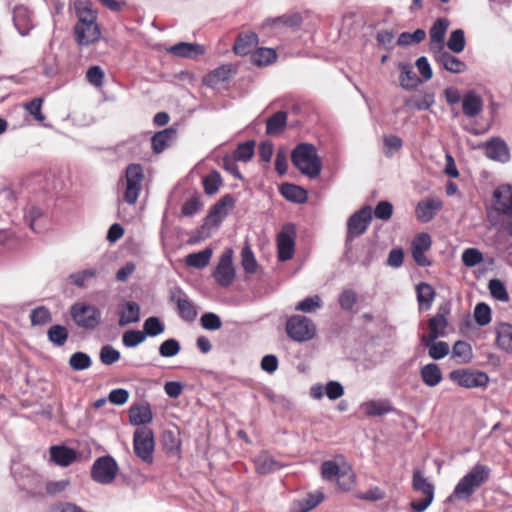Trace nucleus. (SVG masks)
Here are the masks:
<instances>
[{
    "mask_svg": "<svg viewBox=\"0 0 512 512\" xmlns=\"http://www.w3.org/2000/svg\"><path fill=\"white\" fill-rule=\"evenodd\" d=\"M170 300L176 304L179 316L183 320L192 322L196 319L197 309L193 302L181 289L172 291Z\"/></svg>",
    "mask_w": 512,
    "mask_h": 512,
    "instance_id": "15",
    "label": "nucleus"
},
{
    "mask_svg": "<svg viewBox=\"0 0 512 512\" xmlns=\"http://www.w3.org/2000/svg\"><path fill=\"white\" fill-rule=\"evenodd\" d=\"M233 207L234 199L231 195L227 194L212 206L207 219L214 223L221 222Z\"/></svg>",
    "mask_w": 512,
    "mask_h": 512,
    "instance_id": "24",
    "label": "nucleus"
},
{
    "mask_svg": "<svg viewBox=\"0 0 512 512\" xmlns=\"http://www.w3.org/2000/svg\"><path fill=\"white\" fill-rule=\"evenodd\" d=\"M13 23L21 36H27L35 27L32 11L24 5L15 6L13 9Z\"/></svg>",
    "mask_w": 512,
    "mask_h": 512,
    "instance_id": "16",
    "label": "nucleus"
},
{
    "mask_svg": "<svg viewBox=\"0 0 512 512\" xmlns=\"http://www.w3.org/2000/svg\"><path fill=\"white\" fill-rule=\"evenodd\" d=\"M452 357L459 363H468L472 358V348L465 341H457L453 346Z\"/></svg>",
    "mask_w": 512,
    "mask_h": 512,
    "instance_id": "48",
    "label": "nucleus"
},
{
    "mask_svg": "<svg viewBox=\"0 0 512 512\" xmlns=\"http://www.w3.org/2000/svg\"><path fill=\"white\" fill-rule=\"evenodd\" d=\"M69 366L74 371L89 369L92 365L91 357L84 352H75L69 358Z\"/></svg>",
    "mask_w": 512,
    "mask_h": 512,
    "instance_id": "47",
    "label": "nucleus"
},
{
    "mask_svg": "<svg viewBox=\"0 0 512 512\" xmlns=\"http://www.w3.org/2000/svg\"><path fill=\"white\" fill-rule=\"evenodd\" d=\"M134 452L142 461L151 464L153 462L154 436L150 429H137L133 437Z\"/></svg>",
    "mask_w": 512,
    "mask_h": 512,
    "instance_id": "11",
    "label": "nucleus"
},
{
    "mask_svg": "<svg viewBox=\"0 0 512 512\" xmlns=\"http://www.w3.org/2000/svg\"><path fill=\"white\" fill-rule=\"evenodd\" d=\"M448 326V321L443 313H437L431 317L428 321V334H423L421 339H427L430 341L437 340L440 337L445 336V330Z\"/></svg>",
    "mask_w": 512,
    "mask_h": 512,
    "instance_id": "25",
    "label": "nucleus"
},
{
    "mask_svg": "<svg viewBox=\"0 0 512 512\" xmlns=\"http://www.w3.org/2000/svg\"><path fill=\"white\" fill-rule=\"evenodd\" d=\"M493 205L498 213L512 217V186L501 185L493 193Z\"/></svg>",
    "mask_w": 512,
    "mask_h": 512,
    "instance_id": "17",
    "label": "nucleus"
},
{
    "mask_svg": "<svg viewBox=\"0 0 512 512\" xmlns=\"http://www.w3.org/2000/svg\"><path fill=\"white\" fill-rule=\"evenodd\" d=\"M176 131L173 128H167L157 132L151 139L152 148L155 153L164 151L174 140Z\"/></svg>",
    "mask_w": 512,
    "mask_h": 512,
    "instance_id": "33",
    "label": "nucleus"
},
{
    "mask_svg": "<svg viewBox=\"0 0 512 512\" xmlns=\"http://www.w3.org/2000/svg\"><path fill=\"white\" fill-rule=\"evenodd\" d=\"M167 51L174 56L190 59H195L205 53L202 45L188 42H179L168 48Z\"/></svg>",
    "mask_w": 512,
    "mask_h": 512,
    "instance_id": "22",
    "label": "nucleus"
},
{
    "mask_svg": "<svg viewBox=\"0 0 512 512\" xmlns=\"http://www.w3.org/2000/svg\"><path fill=\"white\" fill-rule=\"evenodd\" d=\"M235 276L236 271L233 265V250L227 248L219 258L213 271V277L219 286L226 288L233 283Z\"/></svg>",
    "mask_w": 512,
    "mask_h": 512,
    "instance_id": "8",
    "label": "nucleus"
},
{
    "mask_svg": "<svg viewBox=\"0 0 512 512\" xmlns=\"http://www.w3.org/2000/svg\"><path fill=\"white\" fill-rule=\"evenodd\" d=\"M384 153L386 156L391 157L395 152H398L403 145L402 139L396 135H385L383 137Z\"/></svg>",
    "mask_w": 512,
    "mask_h": 512,
    "instance_id": "59",
    "label": "nucleus"
},
{
    "mask_svg": "<svg viewBox=\"0 0 512 512\" xmlns=\"http://www.w3.org/2000/svg\"><path fill=\"white\" fill-rule=\"evenodd\" d=\"M222 184L221 176L218 172L213 171L203 179L204 191L208 195L215 194Z\"/></svg>",
    "mask_w": 512,
    "mask_h": 512,
    "instance_id": "55",
    "label": "nucleus"
},
{
    "mask_svg": "<svg viewBox=\"0 0 512 512\" xmlns=\"http://www.w3.org/2000/svg\"><path fill=\"white\" fill-rule=\"evenodd\" d=\"M443 203L439 198L432 197L420 201L416 206V218L422 223L431 221L436 213L441 210Z\"/></svg>",
    "mask_w": 512,
    "mask_h": 512,
    "instance_id": "19",
    "label": "nucleus"
},
{
    "mask_svg": "<svg viewBox=\"0 0 512 512\" xmlns=\"http://www.w3.org/2000/svg\"><path fill=\"white\" fill-rule=\"evenodd\" d=\"M153 414L149 403L133 405L129 409V420L132 425H145L152 421Z\"/></svg>",
    "mask_w": 512,
    "mask_h": 512,
    "instance_id": "27",
    "label": "nucleus"
},
{
    "mask_svg": "<svg viewBox=\"0 0 512 512\" xmlns=\"http://www.w3.org/2000/svg\"><path fill=\"white\" fill-rule=\"evenodd\" d=\"M291 161L302 174L310 179L317 178L321 173V159L312 144H298L291 153Z\"/></svg>",
    "mask_w": 512,
    "mask_h": 512,
    "instance_id": "2",
    "label": "nucleus"
},
{
    "mask_svg": "<svg viewBox=\"0 0 512 512\" xmlns=\"http://www.w3.org/2000/svg\"><path fill=\"white\" fill-rule=\"evenodd\" d=\"M361 410L370 417L382 416L393 410L390 401L386 399L369 400L361 404Z\"/></svg>",
    "mask_w": 512,
    "mask_h": 512,
    "instance_id": "29",
    "label": "nucleus"
},
{
    "mask_svg": "<svg viewBox=\"0 0 512 512\" xmlns=\"http://www.w3.org/2000/svg\"><path fill=\"white\" fill-rule=\"evenodd\" d=\"M420 374L423 382L429 387L437 386L442 380L441 370L435 363H429L423 366Z\"/></svg>",
    "mask_w": 512,
    "mask_h": 512,
    "instance_id": "38",
    "label": "nucleus"
},
{
    "mask_svg": "<svg viewBox=\"0 0 512 512\" xmlns=\"http://www.w3.org/2000/svg\"><path fill=\"white\" fill-rule=\"evenodd\" d=\"M398 68L401 71L399 80L400 86L403 89L411 91L416 89L422 83V80L416 75L411 64L399 62Z\"/></svg>",
    "mask_w": 512,
    "mask_h": 512,
    "instance_id": "26",
    "label": "nucleus"
},
{
    "mask_svg": "<svg viewBox=\"0 0 512 512\" xmlns=\"http://www.w3.org/2000/svg\"><path fill=\"white\" fill-rule=\"evenodd\" d=\"M337 460L324 461L321 465V475L325 480L337 478L339 487L343 490H349L354 484L352 467L343 457H338Z\"/></svg>",
    "mask_w": 512,
    "mask_h": 512,
    "instance_id": "4",
    "label": "nucleus"
},
{
    "mask_svg": "<svg viewBox=\"0 0 512 512\" xmlns=\"http://www.w3.org/2000/svg\"><path fill=\"white\" fill-rule=\"evenodd\" d=\"M295 227L292 224H286L277 236L278 258L285 262L290 260L295 252Z\"/></svg>",
    "mask_w": 512,
    "mask_h": 512,
    "instance_id": "13",
    "label": "nucleus"
},
{
    "mask_svg": "<svg viewBox=\"0 0 512 512\" xmlns=\"http://www.w3.org/2000/svg\"><path fill=\"white\" fill-rule=\"evenodd\" d=\"M483 261L482 253L476 248H468L462 253V262L467 267H474Z\"/></svg>",
    "mask_w": 512,
    "mask_h": 512,
    "instance_id": "62",
    "label": "nucleus"
},
{
    "mask_svg": "<svg viewBox=\"0 0 512 512\" xmlns=\"http://www.w3.org/2000/svg\"><path fill=\"white\" fill-rule=\"evenodd\" d=\"M212 249L206 248L202 251L191 253L186 256V264L189 267L202 269L205 268L211 259L212 256Z\"/></svg>",
    "mask_w": 512,
    "mask_h": 512,
    "instance_id": "43",
    "label": "nucleus"
},
{
    "mask_svg": "<svg viewBox=\"0 0 512 512\" xmlns=\"http://www.w3.org/2000/svg\"><path fill=\"white\" fill-rule=\"evenodd\" d=\"M449 378L459 386L468 389L486 387L489 382V377L485 372L471 369L453 370L450 372Z\"/></svg>",
    "mask_w": 512,
    "mask_h": 512,
    "instance_id": "10",
    "label": "nucleus"
},
{
    "mask_svg": "<svg viewBox=\"0 0 512 512\" xmlns=\"http://www.w3.org/2000/svg\"><path fill=\"white\" fill-rule=\"evenodd\" d=\"M465 34L462 29H456L451 32L447 41L448 49L453 53H461L465 48Z\"/></svg>",
    "mask_w": 512,
    "mask_h": 512,
    "instance_id": "52",
    "label": "nucleus"
},
{
    "mask_svg": "<svg viewBox=\"0 0 512 512\" xmlns=\"http://www.w3.org/2000/svg\"><path fill=\"white\" fill-rule=\"evenodd\" d=\"M432 241L428 233L417 234L411 244V251L414 261L421 267H428L431 261L426 257L425 253L431 248Z\"/></svg>",
    "mask_w": 512,
    "mask_h": 512,
    "instance_id": "14",
    "label": "nucleus"
},
{
    "mask_svg": "<svg viewBox=\"0 0 512 512\" xmlns=\"http://www.w3.org/2000/svg\"><path fill=\"white\" fill-rule=\"evenodd\" d=\"M231 77V68L229 66H221L213 71H211L208 75H206L203 79V83L209 87H216L219 84L229 80Z\"/></svg>",
    "mask_w": 512,
    "mask_h": 512,
    "instance_id": "37",
    "label": "nucleus"
},
{
    "mask_svg": "<svg viewBox=\"0 0 512 512\" xmlns=\"http://www.w3.org/2000/svg\"><path fill=\"white\" fill-rule=\"evenodd\" d=\"M488 287H489L491 295L495 299H497L499 301H503V302H507L509 300L507 290H506L504 284L500 280H498V279L490 280Z\"/></svg>",
    "mask_w": 512,
    "mask_h": 512,
    "instance_id": "63",
    "label": "nucleus"
},
{
    "mask_svg": "<svg viewBox=\"0 0 512 512\" xmlns=\"http://www.w3.org/2000/svg\"><path fill=\"white\" fill-rule=\"evenodd\" d=\"M286 332L296 342L311 340L316 334V326L309 318L294 315L287 320Z\"/></svg>",
    "mask_w": 512,
    "mask_h": 512,
    "instance_id": "7",
    "label": "nucleus"
},
{
    "mask_svg": "<svg viewBox=\"0 0 512 512\" xmlns=\"http://www.w3.org/2000/svg\"><path fill=\"white\" fill-rule=\"evenodd\" d=\"M497 344L508 353H512V325L501 323L497 327Z\"/></svg>",
    "mask_w": 512,
    "mask_h": 512,
    "instance_id": "41",
    "label": "nucleus"
},
{
    "mask_svg": "<svg viewBox=\"0 0 512 512\" xmlns=\"http://www.w3.org/2000/svg\"><path fill=\"white\" fill-rule=\"evenodd\" d=\"M421 343L429 349L428 354L434 360L443 359L449 354V345L444 341L421 339Z\"/></svg>",
    "mask_w": 512,
    "mask_h": 512,
    "instance_id": "40",
    "label": "nucleus"
},
{
    "mask_svg": "<svg viewBox=\"0 0 512 512\" xmlns=\"http://www.w3.org/2000/svg\"><path fill=\"white\" fill-rule=\"evenodd\" d=\"M100 274V270L97 267H89L81 271L72 273L69 276V280L78 288L87 287L88 283L96 278Z\"/></svg>",
    "mask_w": 512,
    "mask_h": 512,
    "instance_id": "35",
    "label": "nucleus"
},
{
    "mask_svg": "<svg viewBox=\"0 0 512 512\" xmlns=\"http://www.w3.org/2000/svg\"><path fill=\"white\" fill-rule=\"evenodd\" d=\"M412 486L415 491L421 492L424 496H434V486L428 481L421 470L415 469L412 476Z\"/></svg>",
    "mask_w": 512,
    "mask_h": 512,
    "instance_id": "42",
    "label": "nucleus"
},
{
    "mask_svg": "<svg viewBox=\"0 0 512 512\" xmlns=\"http://www.w3.org/2000/svg\"><path fill=\"white\" fill-rule=\"evenodd\" d=\"M121 357V354L111 345H104L100 349L99 358L104 365H112Z\"/></svg>",
    "mask_w": 512,
    "mask_h": 512,
    "instance_id": "58",
    "label": "nucleus"
},
{
    "mask_svg": "<svg viewBox=\"0 0 512 512\" xmlns=\"http://www.w3.org/2000/svg\"><path fill=\"white\" fill-rule=\"evenodd\" d=\"M474 318L478 325H487L491 321L490 307L485 303H478L474 309Z\"/></svg>",
    "mask_w": 512,
    "mask_h": 512,
    "instance_id": "61",
    "label": "nucleus"
},
{
    "mask_svg": "<svg viewBox=\"0 0 512 512\" xmlns=\"http://www.w3.org/2000/svg\"><path fill=\"white\" fill-rule=\"evenodd\" d=\"M321 307H322L321 298L318 295H314L311 297H307V298L303 299L302 301L298 302L295 309L297 311L311 313Z\"/></svg>",
    "mask_w": 512,
    "mask_h": 512,
    "instance_id": "57",
    "label": "nucleus"
},
{
    "mask_svg": "<svg viewBox=\"0 0 512 512\" xmlns=\"http://www.w3.org/2000/svg\"><path fill=\"white\" fill-rule=\"evenodd\" d=\"M70 314L78 327L93 330L101 322V311L90 304L75 303L70 308Z\"/></svg>",
    "mask_w": 512,
    "mask_h": 512,
    "instance_id": "5",
    "label": "nucleus"
},
{
    "mask_svg": "<svg viewBox=\"0 0 512 512\" xmlns=\"http://www.w3.org/2000/svg\"><path fill=\"white\" fill-rule=\"evenodd\" d=\"M69 333L65 326L56 324L52 325L47 331L48 340L55 346H63L68 339Z\"/></svg>",
    "mask_w": 512,
    "mask_h": 512,
    "instance_id": "45",
    "label": "nucleus"
},
{
    "mask_svg": "<svg viewBox=\"0 0 512 512\" xmlns=\"http://www.w3.org/2000/svg\"><path fill=\"white\" fill-rule=\"evenodd\" d=\"M426 37V32L423 29H417L413 33L403 32L399 35L397 44L400 46H408L413 43H420Z\"/></svg>",
    "mask_w": 512,
    "mask_h": 512,
    "instance_id": "54",
    "label": "nucleus"
},
{
    "mask_svg": "<svg viewBox=\"0 0 512 512\" xmlns=\"http://www.w3.org/2000/svg\"><path fill=\"white\" fill-rule=\"evenodd\" d=\"M30 321L33 326H43L52 321V315L45 306H38L30 312Z\"/></svg>",
    "mask_w": 512,
    "mask_h": 512,
    "instance_id": "50",
    "label": "nucleus"
},
{
    "mask_svg": "<svg viewBox=\"0 0 512 512\" xmlns=\"http://www.w3.org/2000/svg\"><path fill=\"white\" fill-rule=\"evenodd\" d=\"M280 192L285 199L295 203H304L307 200L306 190L294 184H283Z\"/></svg>",
    "mask_w": 512,
    "mask_h": 512,
    "instance_id": "39",
    "label": "nucleus"
},
{
    "mask_svg": "<svg viewBox=\"0 0 512 512\" xmlns=\"http://www.w3.org/2000/svg\"><path fill=\"white\" fill-rule=\"evenodd\" d=\"M144 174L141 165L130 164L127 166L125 171V179L123 184L124 190V201L129 205H134L139 197L142 190Z\"/></svg>",
    "mask_w": 512,
    "mask_h": 512,
    "instance_id": "6",
    "label": "nucleus"
},
{
    "mask_svg": "<svg viewBox=\"0 0 512 512\" xmlns=\"http://www.w3.org/2000/svg\"><path fill=\"white\" fill-rule=\"evenodd\" d=\"M372 220V209L370 206H364L354 214H352L347 221V236L346 241L351 242L356 237L361 236L366 232Z\"/></svg>",
    "mask_w": 512,
    "mask_h": 512,
    "instance_id": "12",
    "label": "nucleus"
},
{
    "mask_svg": "<svg viewBox=\"0 0 512 512\" xmlns=\"http://www.w3.org/2000/svg\"><path fill=\"white\" fill-rule=\"evenodd\" d=\"M416 292L419 308L421 310L430 309L435 297V291L432 286L424 282L419 283L416 286Z\"/></svg>",
    "mask_w": 512,
    "mask_h": 512,
    "instance_id": "36",
    "label": "nucleus"
},
{
    "mask_svg": "<svg viewBox=\"0 0 512 512\" xmlns=\"http://www.w3.org/2000/svg\"><path fill=\"white\" fill-rule=\"evenodd\" d=\"M51 460L62 467L70 465L76 459V452L65 446H52L50 448Z\"/></svg>",
    "mask_w": 512,
    "mask_h": 512,
    "instance_id": "30",
    "label": "nucleus"
},
{
    "mask_svg": "<svg viewBox=\"0 0 512 512\" xmlns=\"http://www.w3.org/2000/svg\"><path fill=\"white\" fill-rule=\"evenodd\" d=\"M490 476V468L486 465H475L464 475L454 488L453 496L459 500L468 499Z\"/></svg>",
    "mask_w": 512,
    "mask_h": 512,
    "instance_id": "3",
    "label": "nucleus"
},
{
    "mask_svg": "<svg viewBox=\"0 0 512 512\" xmlns=\"http://www.w3.org/2000/svg\"><path fill=\"white\" fill-rule=\"evenodd\" d=\"M165 331L164 323L156 316L147 318L143 323V333L146 337H156Z\"/></svg>",
    "mask_w": 512,
    "mask_h": 512,
    "instance_id": "49",
    "label": "nucleus"
},
{
    "mask_svg": "<svg viewBox=\"0 0 512 512\" xmlns=\"http://www.w3.org/2000/svg\"><path fill=\"white\" fill-rule=\"evenodd\" d=\"M434 94L425 93L421 96H412L405 100V106L409 109L428 110L434 104Z\"/></svg>",
    "mask_w": 512,
    "mask_h": 512,
    "instance_id": "44",
    "label": "nucleus"
},
{
    "mask_svg": "<svg viewBox=\"0 0 512 512\" xmlns=\"http://www.w3.org/2000/svg\"><path fill=\"white\" fill-rule=\"evenodd\" d=\"M483 107V99L475 90H469L463 95L462 112L466 117H477L483 111Z\"/></svg>",
    "mask_w": 512,
    "mask_h": 512,
    "instance_id": "21",
    "label": "nucleus"
},
{
    "mask_svg": "<svg viewBox=\"0 0 512 512\" xmlns=\"http://www.w3.org/2000/svg\"><path fill=\"white\" fill-rule=\"evenodd\" d=\"M77 22L74 26V38L79 46H89L99 41L101 38V29L97 23V12L93 10L89 3L76 0L74 2Z\"/></svg>",
    "mask_w": 512,
    "mask_h": 512,
    "instance_id": "1",
    "label": "nucleus"
},
{
    "mask_svg": "<svg viewBox=\"0 0 512 512\" xmlns=\"http://www.w3.org/2000/svg\"><path fill=\"white\" fill-rule=\"evenodd\" d=\"M140 320V306L134 301H127L120 312L119 325L126 326Z\"/></svg>",
    "mask_w": 512,
    "mask_h": 512,
    "instance_id": "34",
    "label": "nucleus"
},
{
    "mask_svg": "<svg viewBox=\"0 0 512 512\" xmlns=\"http://www.w3.org/2000/svg\"><path fill=\"white\" fill-rule=\"evenodd\" d=\"M181 350L178 340L174 338L163 341L159 346V354L162 357L170 358L176 356Z\"/></svg>",
    "mask_w": 512,
    "mask_h": 512,
    "instance_id": "56",
    "label": "nucleus"
},
{
    "mask_svg": "<svg viewBox=\"0 0 512 512\" xmlns=\"http://www.w3.org/2000/svg\"><path fill=\"white\" fill-rule=\"evenodd\" d=\"M146 339V334L139 330H127L123 333L122 343L127 348H134Z\"/></svg>",
    "mask_w": 512,
    "mask_h": 512,
    "instance_id": "53",
    "label": "nucleus"
},
{
    "mask_svg": "<svg viewBox=\"0 0 512 512\" xmlns=\"http://www.w3.org/2000/svg\"><path fill=\"white\" fill-rule=\"evenodd\" d=\"M118 465L113 457L102 456L93 463L91 469L92 479L102 485L112 483L117 475Z\"/></svg>",
    "mask_w": 512,
    "mask_h": 512,
    "instance_id": "9",
    "label": "nucleus"
},
{
    "mask_svg": "<svg viewBox=\"0 0 512 512\" xmlns=\"http://www.w3.org/2000/svg\"><path fill=\"white\" fill-rule=\"evenodd\" d=\"M254 141H247L240 144L234 152V160L247 162L254 154Z\"/></svg>",
    "mask_w": 512,
    "mask_h": 512,
    "instance_id": "60",
    "label": "nucleus"
},
{
    "mask_svg": "<svg viewBox=\"0 0 512 512\" xmlns=\"http://www.w3.org/2000/svg\"><path fill=\"white\" fill-rule=\"evenodd\" d=\"M338 301L343 310L350 311L357 303V294L352 289H346L339 295Z\"/></svg>",
    "mask_w": 512,
    "mask_h": 512,
    "instance_id": "64",
    "label": "nucleus"
},
{
    "mask_svg": "<svg viewBox=\"0 0 512 512\" xmlns=\"http://www.w3.org/2000/svg\"><path fill=\"white\" fill-rule=\"evenodd\" d=\"M288 115L285 111H278L266 121V133L276 136L282 133L287 125Z\"/></svg>",
    "mask_w": 512,
    "mask_h": 512,
    "instance_id": "32",
    "label": "nucleus"
},
{
    "mask_svg": "<svg viewBox=\"0 0 512 512\" xmlns=\"http://www.w3.org/2000/svg\"><path fill=\"white\" fill-rule=\"evenodd\" d=\"M259 474H268L280 470L284 465L267 452H261L254 460Z\"/></svg>",
    "mask_w": 512,
    "mask_h": 512,
    "instance_id": "28",
    "label": "nucleus"
},
{
    "mask_svg": "<svg viewBox=\"0 0 512 512\" xmlns=\"http://www.w3.org/2000/svg\"><path fill=\"white\" fill-rule=\"evenodd\" d=\"M258 36L254 32L240 34L234 44V51L238 55H247L256 47Z\"/></svg>",
    "mask_w": 512,
    "mask_h": 512,
    "instance_id": "31",
    "label": "nucleus"
},
{
    "mask_svg": "<svg viewBox=\"0 0 512 512\" xmlns=\"http://www.w3.org/2000/svg\"><path fill=\"white\" fill-rule=\"evenodd\" d=\"M485 155L492 160L507 162L509 160V150L506 143L500 138H494L485 145Z\"/></svg>",
    "mask_w": 512,
    "mask_h": 512,
    "instance_id": "23",
    "label": "nucleus"
},
{
    "mask_svg": "<svg viewBox=\"0 0 512 512\" xmlns=\"http://www.w3.org/2000/svg\"><path fill=\"white\" fill-rule=\"evenodd\" d=\"M277 54L272 48H258L252 55V62L257 66H266L273 63Z\"/></svg>",
    "mask_w": 512,
    "mask_h": 512,
    "instance_id": "46",
    "label": "nucleus"
},
{
    "mask_svg": "<svg viewBox=\"0 0 512 512\" xmlns=\"http://www.w3.org/2000/svg\"><path fill=\"white\" fill-rule=\"evenodd\" d=\"M449 21L446 18L437 19L429 30L430 42L429 49L432 53L444 49V38L449 27Z\"/></svg>",
    "mask_w": 512,
    "mask_h": 512,
    "instance_id": "18",
    "label": "nucleus"
},
{
    "mask_svg": "<svg viewBox=\"0 0 512 512\" xmlns=\"http://www.w3.org/2000/svg\"><path fill=\"white\" fill-rule=\"evenodd\" d=\"M241 265L248 274H254L257 270V261L248 244H246L241 251Z\"/></svg>",
    "mask_w": 512,
    "mask_h": 512,
    "instance_id": "51",
    "label": "nucleus"
},
{
    "mask_svg": "<svg viewBox=\"0 0 512 512\" xmlns=\"http://www.w3.org/2000/svg\"><path fill=\"white\" fill-rule=\"evenodd\" d=\"M433 56L435 62L441 65L446 71L450 73L460 74L467 70V65L465 62L461 61L459 58L445 51L444 49L433 53Z\"/></svg>",
    "mask_w": 512,
    "mask_h": 512,
    "instance_id": "20",
    "label": "nucleus"
}]
</instances>
